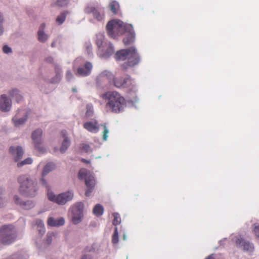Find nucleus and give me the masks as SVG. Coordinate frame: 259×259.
<instances>
[{
	"label": "nucleus",
	"mask_w": 259,
	"mask_h": 259,
	"mask_svg": "<svg viewBox=\"0 0 259 259\" xmlns=\"http://www.w3.org/2000/svg\"><path fill=\"white\" fill-rule=\"evenodd\" d=\"M106 30L108 36L113 38L124 34L123 42L125 45H130L135 40V33L133 25L124 23L119 20L114 19L108 22Z\"/></svg>",
	"instance_id": "1"
},
{
	"label": "nucleus",
	"mask_w": 259,
	"mask_h": 259,
	"mask_svg": "<svg viewBox=\"0 0 259 259\" xmlns=\"http://www.w3.org/2000/svg\"><path fill=\"white\" fill-rule=\"evenodd\" d=\"M101 97L108 100L106 108L108 110L114 113H119L123 111L126 106L125 99L116 91H109L102 94Z\"/></svg>",
	"instance_id": "2"
},
{
	"label": "nucleus",
	"mask_w": 259,
	"mask_h": 259,
	"mask_svg": "<svg viewBox=\"0 0 259 259\" xmlns=\"http://www.w3.org/2000/svg\"><path fill=\"white\" fill-rule=\"evenodd\" d=\"M115 59L117 60H124L127 59V61L121 65L122 69L125 71L130 67L137 65L140 62V57L135 47L117 51L115 54Z\"/></svg>",
	"instance_id": "3"
},
{
	"label": "nucleus",
	"mask_w": 259,
	"mask_h": 259,
	"mask_svg": "<svg viewBox=\"0 0 259 259\" xmlns=\"http://www.w3.org/2000/svg\"><path fill=\"white\" fill-rule=\"evenodd\" d=\"M18 182L20 185L19 191L22 195L29 197H33L37 195L38 190L37 184L29 176H20L18 178Z\"/></svg>",
	"instance_id": "4"
},
{
	"label": "nucleus",
	"mask_w": 259,
	"mask_h": 259,
	"mask_svg": "<svg viewBox=\"0 0 259 259\" xmlns=\"http://www.w3.org/2000/svg\"><path fill=\"white\" fill-rule=\"evenodd\" d=\"M17 231L12 225H4L0 228V242L5 245H9L17 239Z\"/></svg>",
	"instance_id": "5"
},
{
	"label": "nucleus",
	"mask_w": 259,
	"mask_h": 259,
	"mask_svg": "<svg viewBox=\"0 0 259 259\" xmlns=\"http://www.w3.org/2000/svg\"><path fill=\"white\" fill-rule=\"evenodd\" d=\"M47 196L50 201L60 205H63L73 199L74 193L72 191L69 190L56 195L51 189H48Z\"/></svg>",
	"instance_id": "6"
},
{
	"label": "nucleus",
	"mask_w": 259,
	"mask_h": 259,
	"mask_svg": "<svg viewBox=\"0 0 259 259\" xmlns=\"http://www.w3.org/2000/svg\"><path fill=\"white\" fill-rule=\"evenodd\" d=\"M84 60L82 58H76L73 63V68L74 70L76 68V75L78 76H89L92 72L93 65L90 62H86L84 64Z\"/></svg>",
	"instance_id": "7"
},
{
	"label": "nucleus",
	"mask_w": 259,
	"mask_h": 259,
	"mask_svg": "<svg viewBox=\"0 0 259 259\" xmlns=\"http://www.w3.org/2000/svg\"><path fill=\"white\" fill-rule=\"evenodd\" d=\"M78 178L85 180V185L88 187L85 194L87 196H90L96 184L94 177L87 169L82 168L79 171Z\"/></svg>",
	"instance_id": "8"
},
{
	"label": "nucleus",
	"mask_w": 259,
	"mask_h": 259,
	"mask_svg": "<svg viewBox=\"0 0 259 259\" xmlns=\"http://www.w3.org/2000/svg\"><path fill=\"white\" fill-rule=\"evenodd\" d=\"M83 208L84 204L81 202L75 203L69 208L73 224L77 225L82 221L83 218Z\"/></svg>",
	"instance_id": "9"
},
{
	"label": "nucleus",
	"mask_w": 259,
	"mask_h": 259,
	"mask_svg": "<svg viewBox=\"0 0 259 259\" xmlns=\"http://www.w3.org/2000/svg\"><path fill=\"white\" fill-rule=\"evenodd\" d=\"M42 131L38 128L32 133L31 138L33 141L34 147L36 150L40 153L46 151V148L42 145Z\"/></svg>",
	"instance_id": "10"
},
{
	"label": "nucleus",
	"mask_w": 259,
	"mask_h": 259,
	"mask_svg": "<svg viewBox=\"0 0 259 259\" xmlns=\"http://www.w3.org/2000/svg\"><path fill=\"white\" fill-rule=\"evenodd\" d=\"M114 52L113 46L111 42H109L98 49L97 55L101 59H107L112 55Z\"/></svg>",
	"instance_id": "11"
},
{
	"label": "nucleus",
	"mask_w": 259,
	"mask_h": 259,
	"mask_svg": "<svg viewBox=\"0 0 259 259\" xmlns=\"http://www.w3.org/2000/svg\"><path fill=\"white\" fill-rule=\"evenodd\" d=\"M114 79V85L117 88H130L134 85V81L130 76L117 77Z\"/></svg>",
	"instance_id": "12"
},
{
	"label": "nucleus",
	"mask_w": 259,
	"mask_h": 259,
	"mask_svg": "<svg viewBox=\"0 0 259 259\" xmlns=\"http://www.w3.org/2000/svg\"><path fill=\"white\" fill-rule=\"evenodd\" d=\"M13 201L15 204L25 210L30 209L35 206V202L33 201H23L18 195L13 196Z\"/></svg>",
	"instance_id": "13"
},
{
	"label": "nucleus",
	"mask_w": 259,
	"mask_h": 259,
	"mask_svg": "<svg viewBox=\"0 0 259 259\" xmlns=\"http://www.w3.org/2000/svg\"><path fill=\"white\" fill-rule=\"evenodd\" d=\"M84 12L87 14H92L94 18L99 21H102L104 18V14L102 10L93 6H87L84 9Z\"/></svg>",
	"instance_id": "14"
},
{
	"label": "nucleus",
	"mask_w": 259,
	"mask_h": 259,
	"mask_svg": "<svg viewBox=\"0 0 259 259\" xmlns=\"http://www.w3.org/2000/svg\"><path fill=\"white\" fill-rule=\"evenodd\" d=\"M12 105V100L6 94H2L0 96V110L3 112L10 111Z\"/></svg>",
	"instance_id": "15"
},
{
	"label": "nucleus",
	"mask_w": 259,
	"mask_h": 259,
	"mask_svg": "<svg viewBox=\"0 0 259 259\" xmlns=\"http://www.w3.org/2000/svg\"><path fill=\"white\" fill-rule=\"evenodd\" d=\"M235 242L238 247L242 248L245 251L252 252L254 249L253 244L245 241L241 236L236 237Z\"/></svg>",
	"instance_id": "16"
},
{
	"label": "nucleus",
	"mask_w": 259,
	"mask_h": 259,
	"mask_svg": "<svg viewBox=\"0 0 259 259\" xmlns=\"http://www.w3.org/2000/svg\"><path fill=\"white\" fill-rule=\"evenodd\" d=\"M9 152L13 157L14 160L16 162L22 159L24 154V150L20 146H11L9 149Z\"/></svg>",
	"instance_id": "17"
},
{
	"label": "nucleus",
	"mask_w": 259,
	"mask_h": 259,
	"mask_svg": "<svg viewBox=\"0 0 259 259\" xmlns=\"http://www.w3.org/2000/svg\"><path fill=\"white\" fill-rule=\"evenodd\" d=\"M114 78V75L111 72L105 70L100 73L96 78V82L98 85L105 82L106 80H110Z\"/></svg>",
	"instance_id": "18"
},
{
	"label": "nucleus",
	"mask_w": 259,
	"mask_h": 259,
	"mask_svg": "<svg viewBox=\"0 0 259 259\" xmlns=\"http://www.w3.org/2000/svg\"><path fill=\"white\" fill-rule=\"evenodd\" d=\"M83 127L88 132L96 134L99 131L100 125L97 120H94L84 122Z\"/></svg>",
	"instance_id": "19"
},
{
	"label": "nucleus",
	"mask_w": 259,
	"mask_h": 259,
	"mask_svg": "<svg viewBox=\"0 0 259 259\" xmlns=\"http://www.w3.org/2000/svg\"><path fill=\"white\" fill-rule=\"evenodd\" d=\"M28 119V114L24 112L21 117L19 114H16L12 119L15 126L18 127L23 125Z\"/></svg>",
	"instance_id": "20"
},
{
	"label": "nucleus",
	"mask_w": 259,
	"mask_h": 259,
	"mask_svg": "<svg viewBox=\"0 0 259 259\" xmlns=\"http://www.w3.org/2000/svg\"><path fill=\"white\" fill-rule=\"evenodd\" d=\"M61 136L63 138V141L60 148V151L62 153H64L68 148L70 146L71 141L67 135V132L65 131L61 132Z\"/></svg>",
	"instance_id": "21"
},
{
	"label": "nucleus",
	"mask_w": 259,
	"mask_h": 259,
	"mask_svg": "<svg viewBox=\"0 0 259 259\" xmlns=\"http://www.w3.org/2000/svg\"><path fill=\"white\" fill-rule=\"evenodd\" d=\"M45 24H41L37 32V39L41 43H45L48 40L49 35L44 31Z\"/></svg>",
	"instance_id": "22"
},
{
	"label": "nucleus",
	"mask_w": 259,
	"mask_h": 259,
	"mask_svg": "<svg viewBox=\"0 0 259 259\" xmlns=\"http://www.w3.org/2000/svg\"><path fill=\"white\" fill-rule=\"evenodd\" d=\"M65 222V219L63 217H60L56 219L53 217H50L48 218L47 222L48 226L56 227H59L64 225Z\"/></svg>",
	"instance_id": "23"
},
{
	"label": "nucleus",
	"mask_w": 259,
	"mask_h": 259,
	"mask_svg": "<svg viewBox=\"0 0 259 259\" xmlns=\"http://www.w3.org/2000/svg\"><path fill=\"white\" fill-rule=\"evenodd\" d=\"M55 75L53 77L50 82L52 83H58L62 79V69L59 65H56L55 66Z\"/></svg>",
	"instance_id": "24"
},
{
	"label": "nucleus",
	"mask_w": 259,
	"mask_h": 259,
	"mask_svg": "<svg viewBox=\"0 0 259 259\" xmlns=\"http://www.w3.org/2000/svg\"><path fill=\"white\" fill-rule=\"evenodd\" d=\"M95 42L98 49H99L100 48L104 46V45L105 46L110 42L105 40V36L103 33H98L96 35Z\"/></svg>",
	"instance_id": "25"
},
{
	"label": "nucleus",
	"mask_w": 259,
	"mask_h": 259,
	"mask_svg": "<svg viewBox=\"0 0 259 259\" xmlns=\"http://www.w3.org/2000/svg\"><path fill=\"white\" fill-rule=\"evenodd\" d=\"M8 93L9 95L12 98H14L17 102L19 103L23 101V97L21 94L20 91L17 89H13L10 90Z\"/></svg>",
	"instance_id": "26"
},
{
	"label": "nucleus",
	"mask_w": 259,
	"mask_h": 259,
	"mask_svg": "<svg viewBox=\"0 0 259 259\" xmlns=\"http://www.w3.org/2000/svg\"><path fill=\"white\" fill-rule=\"evenodd\" d=\"M55 167V165L54 163L52 162H49L47 163L43 168L41 172L42 177H45L46 176H47L49 172L54 169Z\"/></svg>",
	"instance_id": "27"
},
{
	"label": "nucleus",
	"mask_w": 259,
	"mask_h": 259,
	"mask_svg": "<svg viewBox=\"0 0 259 259\" xmlns=\"http://www.w3.org/2000/svg\"><path fill=\"white\" fill-rule=\"evenodd\" d=\"M35 224L37 226V229L41 235L45 234L46 229L44 222L41 220H36Z\"/></svg>",
	"instance_id": "28"
},
{
	"label": "nucleus",
	"mask_w": 259,
	"mask_h": 259,
	"mask_svg": "<svg viewBox=\"0 0 259 259\" xmlns=\"http://www.w3.org/2000/svg\"><path fill=\"white\" fill-rule=\"evenodd\" d=\"M17 166L18 167H21L25 165L31 164L33 162V159L31 157H27L23 160H20L16 162Z\"/></svg>",
	"instance_id": "29"
},
{
	"label": "nucleus",
	"mask_w": 259,
	"mask_h": 259,
	"mask_svg": "<svg viewBox=\"0 0 259 259\" xmlns=\"http://www.w3.org/2000/svg\"><path fill=\"white\" fill-rule=\"evenodd\" d=\"M104 212V208L103 207L99 204H96L94 209H93V213L96 215V216H101L103 214Z\"/></svg>",
	"instance_id": "30"
},
{
	"label": "nucleus",
	"mask_w": 259,
	"mask_h": 259,
	"mask_svg": "<svg viewBox=\"0 0 259 259\" xmlns=\"http://www.w3.org/2000/svg\"><path fill=\"white\" fill-rule=\"evenodd\" d=\"M110 8L111 11L115 14L117 13V11L119 8V5L116 1H113L110 4Z\"/></svg>",
	"instance_id": "31"
},
{
	"label": "nucleus",
	"mask_w": 259,
	"mask_h": 259,
	"mask_svg": "<svg viewBox=\"0 0 259 259\" xmlns=\"http://www.w3.org/2000/svg\"><path fill=\"white\" fill-rule=\"evenodd\" d=\"M66 18V13L65 12H63L57 17L56 21L58 24L61 25L64 22Z\"/></svg>",
	"instance_id": "32"
},
{
	"label": "nucleus",
	"mask_w": 259,
	"mask_h": 259,
	"mask_svg": "<svg viewBox=\"0 0 259 259\" xmlns=\"http://www.w3.org/2000/svg\"><path fill=\"white\" fill-rule=\"evenodd\" d=\"M85 115L88 117H91L93 116L94 113V108L92 104H88L86 107Z\"/></svg>",
	"instance_id": "33"
},
{
	"label": "nucleus",
	"mask_w": 259,
	"mask_h": 259,
	"mask_svg": "<svg viewBox=\"0 0 259 259\" xmlns=\"http://www.w3.org/2000/svg\"><path fill=\"white\" fill-rule=\"evenodd\" d=\"M114 220L113 221V224L114 226H117L121 223V219L119 214L118 213L115 212L113 214Z\"/></svg>",
	"instance_id": "34"
},
{
	"label": "nucleus",
	"mask_w": 259,
	"mask_h": 259,
	"mask_svg": "<svg viewBox=\"0 0 259 259\" xmlns=\"http://www.w3.org/2000/svg\"><path fill=\"white\" fill-rule=\"evenodd\" d=\"M102 126H104V131L103 132V139L104 141H106L108 139L109 131L105 125L102 124Z\"/></svg>",
	"instance_id": "35"
},
{
	"label": "nucleus",
	"mask_w": 259,
	"mask_h": 259,
	"mask_svg": "<svg viewBox=\"0 0 259 259\" xmlns=\"http://www.w3.org/2000/svg\"><path fill=\"white\" fill-rule=\"evenodd\" d=\"M65 78L68 81H70L74 78V75L71 70H68L66 71Z\"/></svg>",
	"instance_id": "36"
},
{
	"label": "nucleus",
	"mask_w": 259,
	"mask_h": 259,
	"mask_svg": "<svg viewBox=\"0 0 259 259\" xmlns=\"http://www.w3.org/2000/svg\"><path fill=\"white\" fill-rule=\"evenodd\" d=\"M253 232L255 236L259 239V224L255 223L254 224Z\"/></svg>",
	"instance_id": "37"
},
{
	"label": "nucleus",
	"mask_w": 259,
	"mask_h": 259,
	"mask_svg": "<svg viewBox=\"0 0 259 259\" xmlns=\"http://www.w3.org/2000/svg\"><path fill=\"white\" fill-rule=\"evenodd\" d=\"M3 22H4L3 16L0 13V35L3 34V33L4 32Z\"/></svg>",
	"instance_id": "38"
},
{
	"label": "nucleus",
	"mask_w": 259,
	"mask_h": 259,
	"mask_svg": "<svg viewBox=\"0 0 259 259\" xmlns=\"http://www.w3.org/2000/svg\"><path fill=\"white\" fill-rule=\"evenodd\" d=\"M68 4L67 0H57L56 5L59 7H64Z\"/></svg>",
	"instance_id": "39"
},
{
	"label": "nucleus",
	"mask_w": 259,
	"mask_h": 259,
	"mask_svg": "<svg viewBox=\"0 0 259 259\" xmlns=\"http://www.w3.org/2000/svg\"><path fill=\"white\" fill-rule=\"evenodd\" d=\"M41 184L46 187L47 189H50L49 188V186L48 185L47 181L44 178V177H42L40 180Z\"/></svg>",
	"instance_id": "40"
},
{
	"label": "nucleus",
	"mask_w": 259,
	"mask_h": 259,
	"mask_svg": "<svg viewBox=\"0 0 259 259\" xmlns=\"http://www.w3.org/2000/svg\"><path fill=\"white\" fill-rule=\"evenodd\" d=\"M82 149L86 152H91L92 151L90 146L88 144H83L82 146Z\"/></svg>",
	"instance_id": "41"
},
{
	"label": "nucleus",
	"mask_w": 259,
	"mask_h": 259,
	"mask_svg": "<svg viewBox=\"0 0 259 259\" xmlns=\"http://www.w3.org/2000/svg\"><path fill=\"white\" fill-rule=\"evenodd\" d=\"M3 51L7 54L12 53V49L7 45H5L3 47Z\"/></svg>",
	"instance_id": "42"
},
{
	"label": "nucleus",
	"mask_w": 259,
	"mask_h": 259,
	"mask_svg": "<svg viewBox=\"0 0 259 259\" xmlns=\"http://www.w3.org/2000/svg\"><path fill=\"white\" fill-rule=\"evenodd\" d=\"M87 51L88 55L90 56H91V57L93 56V52H92V47L91 44H90L87 46Z\"/></svg>",
	"instance_id": "43"
},
{
	"label": "nucleus",
	"mask_w": 259,
	"mask_h": 259,
	"mask_svg": "<svg viewBox=\"0 0 259 259\" xmlns=\"http://www.w3.org/2000/svg\"><path fill=\"white\" fill-rule=\"evenodd\" d=\"M53 236V234L52 233L47 234V242L48 244H50L52 242Z\"/></svg>",
	"instance_id": "44"
},
{
	"label": "nucleus",
	"mask_w": 259,
	"mask_h": 259,
	"mask_svg": "<svg viewBox=\"0 0 259 259\" xmlns=\"http://www.w3.org/2000/svg\"><path fill=\"white\" fill-rule=\"evenodd\" d=\"M6 203V200L5 198L0 196V208L4 207Z\"/></svg>",
	"instance_id": "45"
},
{
	"label": "nucleus",
	"mask_w": 259,
	"mask_h": 259,
	"mask_svg": "<svg viewBox=\"0 0 259 259\" xmlns=\"http://www.w3.org/2000/svg\"><path fill=\"white\" fill-rule=\"evenodd\" d=\"M119 238L118 236L117 235H113L112 236V242L114 244H117L118 242Z\"/></svg>",
	"instance_id": "46"
},
{
	"label": "nucleus",
	"mask_w": 259,
	"mask_h": 259,
	"mask_svg": "<svg viewBox=\"0 0 259 259\" xmlns=\"http://www.w3.org/2000/svg\"><path fill=\"white\" fill-rule=\"evenodd\" d=\"M46 61L48 63H52L53 61V58L52 57H48L46 58Z\"/></svg>",
	"instance_id": "47"
},
{
	"label": "nucleus",
	"mask_w": 259,
	"mask_h": 259,
	"mask_svg": "<svg viewBox=\"0 0 259 259\" xmlns=\"http://www.w3.org/2000/svg\"><path fill=\"white\" fill-rule=\"evenodd\" d=\"M81 259H92V257L90 255H84L82 256Z\"/></svg>",
	"instance_id": "48"
},
{
	"label": "nucleus",
	"mask_w": 259,
	"mask_h": 259,
	"mask_svg": "<svg viewBox=\"0 0 259 259\" xmlns=\"http://www.w3.org/2000/svg\"><path fill=\"white\" fill-rule=\"evenodd\" d=\"M113 235L118 236V230H117V227H115V230H114V233Z\"/></svg>",
	"instance_id": "49"
},
{
	"label": "nucleus",
	"mask_w": 259,
	"mask_h": 259,
	"mask_svg": "<svg viewBox=\"0 0 259 259\" xmlns=\"http://www.w3.org/2000/svg\"><path fill=\"white\" fill-rule=\"evenodd\" d=\"M82 161L84 162V163H90V161L89 160H86L85 159H82Z\"/></svg>",
	"instance_id": "50"
},
{
	"label": "nucleus",
	"mask_w": 259,
	"mask_h": 259,
	"mask_svg": "<svg viewBox=\"0 0 259 259\" xmlns=\"http://www.w3.org/2000/svg\"><path fill=\"white\" fill-rule=\"evenodd\" d=\"M56 46V42L55 41L53 42L51 44L52 47H55Z\"/></svg>",
	"instance_id": "51"
},
{
	"label": "nucleus",
	"mask_w": 259,
	"mask_h": 259,
	"mask_svg": "<svg viewBox=\"0 0 259 259\" xmlns=\"http://www.w3.org/2000/svg\"><path fill=\"white\" fill-rule=\"evenodd\" d=\"M206 259H214V258H213V257L212 256V255H210L207 258H206Z\"/></svg>",
	"instance_id": "52"
},
{
	"label": "nucleus",
	"mask_w": 259,
	"mask_h": 259,
	"mask_svg": "<svg viewBox=\"0 0 259 259\" xmlns=\"http://www.w3.org/2000/svg\"><path fill=\"white\" fill-rule=\"evenodd\" d=\"M123 239H124V240H126V235H125V234H124V235H123Z\"/></svg>",
	"instance_id": "53"
},
{
	"label": "nucleus",
	"mask_w": 259,
	"mask_h": 259,
	"mask_svg": "<svg viewBox=\"0 0 259 259\" xmlns=\"http://www.w3.org/2000/svg\"><path fill=\"white\" fill-rule=\"evenodd\" d=\"M72 91L74 92H77V90L75 88H73L72 89Z\"/></svg>",
	"instance_id": "54"
},
{
	"label": "nucleus",
	"mask_w": 259,
	"mask_h": 259,
	"mask_svg": "<svg viewBox=\"0 0 259 259\" xmlns=\"http://www.w3.org/2000/svg\"><path fill=\"white\" fill-rule=\"evenodd\" d=\"M101 158V157L99 156V157H96V159H98V158Z\"/></svg>",
	"instance_id": "55"
},
{
	"label": "nucleus",
	"mask_w": 259,
	"mask_h": 259,
	"mask_svg": "<svg viewBox=\"0 0 259 259\" xmlns=\"http://www.w3.org/2000/svg\"><path fill=\"white\" fill-rule=\"evenodd\" d=\"M41 163L39 164L38 167H39Z\"/></svg>",
	"instance_id": "56"
}]
</instances>
